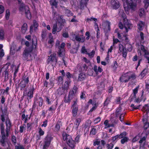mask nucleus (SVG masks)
Wrapping results in <instances>:
<instances>
[{
	"label": "nucleus",
	"instance_id": "obj_2",
	"mask_svg": "<svg viewBox=\"0 0 149 149\" xmlns=\"http://www.w3.org/2000/svg\"><path fill=\"white\" fill-rule=\"evenodd\" d=\"M123 2V6L126 13L130 10H134L136 7L137 2L139 3L141 0H122Z\"/></svg>",
	"mask_w": 149,
	"mask_h": 149
},
{
	"label": "nucleus",
	"instance_id": "obj_35",
	"mask_svg": "<svg viewBox=\"0 0 149 149\" xmlns=\"http://www.w3.org/2000/svg\"><path fill=\"white\" fill-rule=\"evenodd\" d=\"M38 133L39 134V136H38V139L37 140H40V136L43 135L45 134V132L43 131L41 127H38Z\"/></svg>",
	"mask_w": 149,
	"mask_h": 149
},
{
	"label": "nucleus",
	"instance_id": "obj_55",
	"mask_svg": "<svg viewBox=\"0 0 149 149\" xmlns=\"http://www.w3.org/2000/svg\"><path fill=\"white\" fill-rule=\"evenodd\" d=\"M113 65L112 66V68L113 70H116L118 67V64L116 61H113Z\"/></svg>",
	"mask_w": 149,
	"mask_h": 149
},
{
	"label": "nucleus",
	"instance_id": "obj_25",
	"mask_svg": "<svg viewBox=\"0 0 149 149\" xmlns=\"http://www.w3.org/2000/svg\"><path fill=\"white\" fill-rule=\"evenodd\" d=\"M148 69L146 68H145L141 72L139 77L141 78V79H143L145 76L146 75L147 73H148Z\"/></svg>",
	"mask_w": 149,
	"mask_h": 149
},
{
	"label": "nucleus",
	"instance_id": "obj_24",
	"mask_svg": "<svg viewBox=\"0 0 149 149\" xmlns=\"http://www.w3.org/2000/svg\"><path fill=\"white\" fill-rule=\"evenodd\" d=\"M71 82V80H67V81L65 82L63 84V88L66 90L67 92L69 88L70 84Z\"/></svg>",
	"mask_w": 149,
	"mask_h": 149
},
{
	"label": "nucleus",
	"instance_id": "obj_9",
	"mask_svg": "<svg viewBox=\"0 0 149 149\" xmlns=\"http://www.w3.org/2000/svg\"><path fill=\"white\" fill-rule=\"evenodd\" d=\"M119 50L120 53L122 52L123 56L126 58L127 54V50L126 47L123 45L120 44L118 45Z\"/></svg>",
	"mask_w": 149,
	"mask_h": 149
},
{
	"label": "nucleus",
	"instance_id": "obj_40",
	"mask_svg": "<svg viewBox=\"0 0 149 149\" xmlns=\"http://www.w3.org/2000/svg\"><path fill=\"white\" fill-rule=\"evenodd\" d=\"M75 39L78 42H80L81 41V42H84L85 40V38L84 37L82 38V39H81V38L79 37V36L77 35H76L75 36Z\"/></svg>",
	"mask_w": 149,
	"mask_h": 149
},
{
	"label": "nucleus",
	"instance_id": "obj_28",
	"mask_svg": "<svg viewBox=\"0 0 149 149\" xmlns=\"http://www.w3.org/2000/svg\"><path fill=\"white\" fill-rule=\"evenodd\" d=\"M86 78V75L83 73H81L79 74L78 78V81H81L84 80Z\"/></svg>",
	"mask_w": 149,
	"mask_h": 149
},
{
	"label": "nucleus",
	"instance_id": "obj_41",
	"mask_svg": "<svg viewBox=\"0 0 149 149\" xmlns=\"http://www.w3.org/2000/svg\"><path fill=\"white\" fill-rule=\"evenodd\" d=\"M51 33H50L49 35V39L48 41V43L49 44H50L51 45H52L53 44V43L54 42V40L53 39V36H51Z\"/></svg>",
	"mask_w": 149,
	"mask_h": 149
},
{
	"label": "nucleus",
	"instance_id": "obj_32",
	"mask_svg": "<svg viewBox=\"0 0 149 149\" xmlns=\"http://www.w3.org/2000/svg\"><path fill=\"white\" fill-rule=\"evenodd\" d=\"M122 111V107L120 106H119L117 109L115 115L116 117H118L119 115L121 113Z\"/></svg>",
	"mask_w": 149,
	"mask_h": 149
},
{
	"label": "nucleus",
	"instance_id": "obj_33",
	"mask_svg": "<svg viewBox=\"0 0 149 149\" xmlns=\"http://www.w3.org/2000/svg\"><path fill=\"white\" fill-rule=\"evenodd\" d=\"M49 3L52 6H54L55 8H57L58 5L57 0H50Z\"/></svg>",
	"mask_w": 149,
	"mask_h": 149
},
{
	"label": "nucleus",
	"instance_id": "obj_3",
	"mask_svg": "<svg viewBox=\"0 0 149 149\" xmlns=\"http://www.w3.org/2000/svg\"><path fill=\"white\" fill-rule=\"evenodd\" d=\"M62 136L63 140L66 141L67 144L70 148L72 149L75 148L76 143L70 135L65 132L63 134Z\"/></svg>",
	"mask_w": 149,
	"mask_h": 149
},
{
	"label": "nucleus",
	"instance_id": "obj_14",
	"mask_svg": "<svg viewBox=\"0 0 149 149\" xmlns=\"http://www.w3.org/2000/svg\"><path fill=\"white\" fill-rule=\"evenodd\" d=\"M31 51V50L27 49H24L22 54V56L24 60H28L29 55H30L31 56L30 54Z\"/></svg>",
	"mask_w": 149,
	"mask_h": 149
},
{
	"label": "nucleus",
	"instance_id": "obj_49",
	"mask_svg": "<svg viewBox=\"0 0 149 149\" xmlns=\"http://www.w3.org/2000/svg\"><path fill=\"white\" fill-rule=\"evenodd\" d=\"M81 68L82 71H86L88 68V66L86 64H84L81 66Z\"/></svg>",
	"mask_w": 149,
	"mask_h": 149
},
{
	"label": "nucleus",
	"instance_id": "obj_12",
	"mask_svg": "<svg viewBox=\"0 0 149 149\" xmlns=\"http://www.w3.org/2000/svg\"><path fill=\"white\" fill-rule=\"evenodd\" d=\"M110 3L111 7L113 9H117L120 6V3L118 0H111Z\"/></svg>",
	"mask_w": 149,
	"mask_h": 149
},
{
	"label": "nucleus",
	"instance_id": "obj_16",
	"mask_svg": "<svg viewBox=\"0 0 149 149\" xmlns=\"http://www.w3.org/2000/svg\"><path fill=\"white\" fill-rule=\"evenodd\" d=\"M17 0L19 4L21 3L19 8V11L22 12L24 11L25 12V11H26L28 9V7L25 6V5L23 3H21L22 0Z\"/></svg>",
	"mask_w": 149,
	"mask_h": 149
},
{
	"label": "nucleus",
	"instance_id": "obj_60",
	"mask_svg": "<svg viewBox=\"0 0 149 149\" xmlns=\"http://www.w3.org/2000/svg\"><path fill=\"white\" fill-rule=\"evenodd\" d=\"M144 13L145 11L144 8H141L139 12V15L141 17H142L144 14Z\"/></svg>",
	"mask_w": 149,
	"mask_h": 149
},
{
	"label": "nucleus",
	"instance_id": "obj_8",
	"mask_svg": "<svg viewBox=\"0 0 149 149\" xmlns=\"http://www.w3.org/2000/svg\"><path fill=\"white\" fill-rule=\"evenodd\" d=\"M77 99L75 101H74V103L72 105V118L73 117H75L77 114V113L78 109V106L77 104Z\"/></svg>",
	"mask_w": 149,
	"mask_h": 149
},
{
	"label": "nucleus",
	"instance_id": "obj_63",
	"mask_svg": "<svg viewBox=\"0 0 149 149\" xmlns=\"http://www.w3.org/2000/svg\"><path fill=\"white\" fill-rule=\"evenodd\" d=\"M114 146L113 144L112 143L107 144V149H112Z\"/></svg>",
	"mask_w": 149,
	"mask_h": 149
},
{
	"label": "nucleus",
	"instance_id": "obj_59",
	"mask_svg": "<svg viewBox=\"0 0 149 149\" xmlns=\"http://www.w3.org/2000/svg\"><path fill=\"white\" fill-rule=\"evenodd\" d=\"M128 140V138L127 137H125L121 140V143L122 144H124L125 142H127Z\"/></svg>",
	"mask_w": 149,
	"mask_h": 149
},
{
	"label": "nucleus",
	"instance_id": "obj_39",
	"mask_svg": "<svg viewBox=\"0 0 149 149\" xmlns=\"http://www.w3.org/2000/svg\"><path fill=\"white\" fill-rule=\"evenodd\" d=\"M58 26L57 24H54L52 30V33L53 34H55L56 32L58 31Z\"/></svg>",
	"mask_w": 149,
	"mask_h": 149
},
{
	"label": "nucleus",
	"instance_id": "obj_53",
	"mask_svg": "<svg viewBox=\"0 0 149 149\" xmlns=\"http://www.w3.org/2000/svg\"><path fill=\"white\" fill-rule=\"evenodd\" d=\"M31 117V115L29 116V117H28V115H26V116L25 115V114H22L21 115V119L22 120H23L24 119H28V118L29 120Z\"/></svg>",
	"mask_w": 149,
	"mask_h": 149
},
{
	"label": "nucleus",
	"instance_id": "obj_44",
	"mask_svg": "<svg viewBox=\"0 0 149 149\" xmlns=\"http://www.w3.org/2000/svg\"><path fill=\"white\" fill-rule=\"evenodd\" d=\"M54 79H50L49 80V84L51 88L53 87L54 85Z\"/></svg>",
	"mask_w": 149,
	"mask_h": 149
},
{
	"label": "nucleus",
	"instance_id": "obj_6",
	"mask_svg": "<svg viewBox=\"0 0 149 149\" xmlns=\"http://www.w3.org/2000/svg\"><path fill=\"white\" fill-rule=\"evenodd\" d=\"M118 26L119 28L121 29L124 27L125 29L126 32L127 33L128 31V29H131L132 25L129 22L128 19L125 17L123 19V23L121 22L119 23Z\"/></svg>",
	"mask_w": 149,
	"mask_h": 149
},
{
	"label": "nucleus",
	"instance_id": "obj_43",
	"mask_svg": "<svg viewBox=\"0 0 149 149\" xmlns=\"http://www.w3.org/2000/svg\"><path fill=\"white\" fill-rule=\"evenodd\" d=\"M66 90L64 88H60L58 89V94L59 95H61L65 93V91Z\"/></svg>",
	"mask_w": 149,
	"mask_h": 149
},
{
	"label": "nucleus",
	"instance_id": "obj_46",
	"mask_svg": "<svg viewBox=\"0 0 149 149\" xmlns=\"http://www.w3.org/2000/svg\"><path fill=\"white\" fill-rule=\"evenodd\" d=\"M141 106V105H139L138 106H136L134 105L133 104H131L130 107L132 108L133 110H136L139 109L140 107Z\"/></svg>",
	"mask_w": 149,
	"mask_h": 149
},
{
	"label": "nucleus",
	"instance_id": "obj_29",
	"mask_svg": "<svg viewBox=\"0 0 149 149\" xmlns=\"http://www.w3.org/2000/svg\"><path fill=\"white\" fill-rule=\"evenodd\" d=\"M64 13L65 15L68 17H69L73 15V13L69 9L65 8Z\"/></svg>",
	"mask_w": 149,
	"mask_h": 149
},
{
	"label": "nucleus",
	"instance_id": "obj_48",
	"mask_svg": "<svg viewBox=\"0 0 149 149\" xmlns=\"http://www.w3.org/2000/svg\"><path fill=\"white\" fill-rule=\"evenodd\" d=\"M19 65H18V66L16 67H15V71L14 72V75H13V78L14 79L16 78V76H17V74L18 72L19 71Z\"/></svg>",
	"mask_w": 149,
	"mask_h": 149
},
{
	"label": "nucleus",
	"instance_id": "obj_21",
	"mask_svg": "<svg viewBox=\"0 0 149 149\" xmlns=\"http://www.w3.org/2000/svg\"><path fill=\"white\" fill-rule=\"evenodd\" d=\"M57 102L56 101L55 104H53L50 106L48 109L49 111L53 113L55 112V111L57 107Z\"/></svg>",
	"mask_w": 149,
	"mask_h": 149
},
{
	"label": "nucleus",
	"instance_id": "obj_36",
	"mask_svg": "<svg viewBox=\"0 0 149 149\" xmlns=\"http://www.w3.org/2000/svg\"><path fill=\"white\" fill-rule=\"evenodd\" d=\"M143 111H146L147 113H149V105L148 104H145L143 106L142 109Z\"/></svg>",
	"mask_w": 149,
	"mask_h": 149
},
{
	"label": "nucleus",
	"instance_id": "obj_61",
	"mask_svg": "<svg viewBox=\"0 0 149 149\" xmlns=\"http://www.w3.org/2000/svg\"><path fill=\"white\" fill-rule=\"evenodd\" d=\"M140 137V135H138L134 137L132 139V142H135L138 140Z\"/></svg>",
	"mask_w": 149,
	"mask_h": 149
},
{
	"label": "nucleus",
	"instance_id": "obj_13",
	"mask_svg": "<svg viewBox=\"0 0 149 149\" xmlns=\"http://www.w3.org/2000/svg\"><path fill=\"white\" fill-rule=\"evenodd\" d=\"M35 90L33 86H32L31 88H30L29 89V91L26 94L27 96V100L29 102V100L32 99L33 96L34 91Z\"/></svg>",
	"mask_w": 149,
	"mask_h": 149
},
{
	"label": "nucleus",
	"instance_id": "obj_51",
	"mask_svg": "<svg viewBox=\"0 0 149 149\" xmlns=\"http://www.w3.org/2000/svg\"><path fill=\"white\" fill-rule=\"evenodd\" d=\"M81 136L80 134H77V136L75 138V142L76 143H79L80 141V138Z\"/></svg>",
	"mask_w": 149,
	"mask_h": 149
},
{
	"label": "nucleus",
	"instance_id": "obj_23",
	"mask_svg": "<svg viewBox=\"0 0 149 149\" xmlns=\"http://www.w3.org/2000/svg\"><path fill=\"white\" fill-rule=\"evenodd\" d=\"M142 120L144 123V129L146 130L149 126V123L148 122V119L147 118H144L142 119Z\"/></svg>",
	"mask_w": 149,
	"mask_h": 149
},
{
	"label": "nucleus",
	"instance_id": "obj_27",
	"mask_svg": "<svg viewBox=\"0 0 149 149\" xmlns=\"http://www.w3.org/2000/svg\"><path fill=\"white\" fill-rule=\"evenodd\" d=\"M145 25V23L142 21H140L139 23L137 24V26L138 29L139 31H142L143 30V27Z\"/></svg>",
	"mask_w": 149,
	"mask_h": 149
},
{
	"label": "nucleus",
	"instance_id": "obj_17",
	"mask_svg": "<svg viewBox=\"0 0 149 149\" xmlns=\"http://www.w3.org/2000/svg\"><path fill=\"white\" fill-rule=\"evenodd\" d=\"M112 96L111 94L107 97L103 103V106L104 107H107L108 104L111 102L112 98Z\"/></svg>",
	"mask_w": 149,
	"mask_h": 149
},
{
	"label": "nucleus",
	"instance_id": "obj_56",
	"mask_svg": "<svg viewBox=\"0 0 149 149\" xmlns=\"http://www.w3.org/2000/svg\"><path fill=\"white\" fill-rule=\"evenodd\" d=\"M10 16V12L9 9H7L6 11L5 17L6 20H8Z\"/></svg>",
	"mask_w": 149,
	"mask_h": 149
},
{
	"label": "nucleus",
	"instance_id": "obj_37",
	"mask_svg": "<svg viewBox=\"0 0 149 149\" xmlns=\"http://www.w3.org/2000/svg\"><path fill=\"white\" fill-rule=\"evenodd\" d=\"M27 25L26 23H24L22 27V33L24 34L25 33L27 30Z\"/></svg>",
	"mask_w": 149,
	"mask_h": 149
},
{
	"label": "nucleus",
	"instance_id": "obj_57",
	"mask_svg": "<svg viewBox=\"0 0 149 149\" xmlns=\"http://www.w3.org/2000/svg\"><path fill=\"white\" fill-rule=\"evenodd\" d=\"M66 76L67 77V80H71L70 79V78L73 77V75L72 74H71L70 73L68 72L66 73Z\"/></svg>",
	"mask_w": 149,
	"mask_h": 149
},
{
	"label": "nucleus",
	"instance_id": "obj_34",
	"mask_svg": "<svg viewBox=\"0 0 149 149\" xmlns=\"http://www.w3.org/2000/svg\"><path fill=\"white\" fill-rule=\"evenodd\" d=\"M86 92L84 91H82L80 94V100H85L86 99Z\"/></svg>",
	"mask_w": 149,
	"mask_h": 149
},
{
	"label": "nucleus",
	"instance_id": "obj_4",
	"mask_svg": "<svg viewBox=\"0 0 149 149\" xmlns=\"http://www.w3.org/2000/svg\"><path fill=\"white\" fill-rule=\"evenodd\" d=\"M128 73L129 72H127L121 76L119 78L120 81L121 82L126 83L130 80H134L136 79V76L135 74H132L130 75H129Z\"/></svg>",
	"mask_w": 149,
	"mask_h": 149
},
{
	"label": "nucleus",
	"instance_id": "obj_15",
	"mask_svg": "<svg viewBox=\"0 0 149 149\" xmlns=\"http://www.w3.org/2000/svg\"><path fill=\"white\" fill-rule=\"evenodd\" d=\"M140 49L142 52L144 53L145 57L148 61V63H149V57H148L149 52L148 51L145 49L144 46L143 45H141Z\"/></svg>",
	"mask_w": 149,
	"mask_h": 149
},
{
	"label": "nucleus",
	"instance_id": "obj_58",
	"mask_svg": "<svg viewBox=\"0 0 149 149\" xmlns=\"http://www.w3.org/2000/svg\"><path fill=\"white\" fill-rule=\"evenodd\" d=\"M126 132L125 131L121 133L120 135H118V137L120 139L123 138L126 135Z\"/></svg>",
	"mask_w": 149,
	"mask_h": 149
},
{
	"label": "nucleus",
	"instance_id": "obj_54",
	"mask_svg": "<svg viewBox=\"0 0 149 149\" xmlns=\"http://www.w3.org/2000/svg\"><path fill=\"white\" fill-rule=\"evenodd\" d=\"M109 120H106L104 122V124L105 125V128H109L111 126V125L109 124Z\"/></svg>",
	"mask_w": 149,
	"mask_h": 149
},
{
	"label": "nucleus",
	"instance_id": "obj_1",
	"mask_svg": "<svg viewBox=\"0 0 149 149\" xmlns=\"http://www.w3.org/2000/svg\"><path fill=\"white\" fill-rule=\"evenodd\" d=\"M6 135L5 134L4 132V125L3 123H1L0 125L1 130V134L2 136V138L0 140V143H1V145L3 146H6V143L5 142L6 136L8 137L9 136V133L10 131V127L11 126V123L10 121L9 120L8 121V123L6 124Z\"/></svg>",
	"mask_w": 149,
	"mask_h": 149
},
{
	"label": "nucleus",
	"instance_id": "obj_50",
	"mask_svg": "<svg viewBox=\"0 0 149 149\" xmlns=\"http://www.w3.org/2000/svg\"><path fill=\"white\" fill-rule=\"evenodd\" d=\"M47 34L46 31L42 30L41 35V36L42 40H44L46 37Z\"/></svg>",
	"mask_w": 149,
	"mask_h": 149
},
{
	"label": "nucleus",
	"instance_id": "obj_26",
	"mask_svg": "<svg viewBox=\"0 0 149 149\" xmlns=\"http://www.w3.org/2000/svg\"><path fill=\"white\" fill-rule=\"evenodd\" d=\"M88 0H81L80 2L81 9H83L84 7L86 6Z\"/></svg>",
	"mask_w": 149,
	"mask_h": 149
},
{
	"label": "nucleus",
	"instance_id": "obj_38",
	"mask_svg": "<svg viewBox=\"0 0 149 149\" xmlns=\"http://www.w3.org/2000/svg\"><path fill=\"white\" fill-rule=\"evenodd\" d=\"M144 91L143 90L141 91V96L140 97V101H143V102H144L146 99V96L144 95Z\"/></svg>",
	"mask_w": 149,
	"mask_h": 149
},
{
	"label": "nucleus",
	"instance_id": "obj_11",
	"mask_svg": "<svg viewBox=\"0 0 149 149\" xmlns=\"http://www.w3.org/2000/svg\"><path fill=\"white\" fill-rule=\"evenodd\" d=\"M78 88L74 85L73 88L71 89L69 92L68 95L72 97V99L74 97L78 92Z\"/></svg>",
	"mask_w": 149,
	"mask_h": 149
},
{
	"label": "nucleus",
	"instance_id": "obj_31",
	"mask_svg": "<svg viewBox=\"0 0 149 149\" xmlns=\"http://www.w3.org/2000/svg\"><path fill=\"white\" fill-rule=\"evenodd\" d=\"M25 12L26 17L29 19H30L31 18V15L29 7H28V9Z\"/></svg>",
	"mask_w": 149,
	"mask_h": 149
},
{
	"label": "nucleus",
	"instance_id": "obj_18",
	"mask_svg": "<svg viewBox=\"0 0 149 149\" xmlns=\"http://www.w3.org/2000/svg\"><path fill=\"white\" fill-rule=\"evenodd\" d=\"M57 61L56 54H51L49 56V58L47 59V63H49L50 61L52 62L55 61L56 63L57 62Z\"/></svg>",
	"mask_w": 149,
	"mask_h": 149
},
{
	"label": "nucleus",
	"instance_id": "obj_42",
	"mask_svg": "<svg viewBox=\"0 0 149 149\" xmlns=\"http://www.w3.org/2000/svg\"><path fill=\"white\" fill-rule=\"evenodd\" d=\"M4 38V32L3 30L0 29V40H3Z\"/></svg>",
	"mask_w": 149,
	"mask_h": 149
},
{
	"label": "nucleus",
	"instance_id": "obj_22",
	"mask_svg": "<svg viewBox=\"0 0 149 149\" xmlns=\"http://www.w3.org/2000/svg\"><path fill=\"white\" fill-rule=\"evenodd\" d=\"M93 69L97 75L98 74V72L100 73L101 72L103 71L102 69L100 67H99L97 69V66L96 65H95L94 66Z\"/></svg>",
	"mask_w": 149,
	"mask_h": 149
},
{
	"label": "nucleus",
	"instance_id": "obj_47",
	"mask_svg": "<svg viewBox=\"0 0 149 149\" xmlns=\"http://www.w3.org/2000/svg\"><path fill=\"white\" fill-rule=\"evenodd\" d=\"M56 24H57V26H58V31L57 32H59L62 29V26H63V24L62 22H58Z\"/></svg>",
	"mask_w": 149,
	"mask_h": 149
},
{
	"label": "nucleus",
	"instance_id": "obj_10",
	"mask_svg": "<svg viewBox=\"0 0 149 149\" xmlns=\"http://www.w3.org/2000/svg\"><path fill=\"white\" fill-rule=\"evenodd\" d=\"M29 82V77L27 76H23L22 77V80L20 83V87L21 90L24 88L26 86V85Z\"/></svg>",
	"mask_w": 149,
	"mask_h": 149
},
{
	"label": "nucleus",
	"instance_id": "obj_30",
	"mask_svg": "<svg viewBox=\"0 0 149 149\" xmlns=\"http://www.w3.org/2000/svg\"><path fill=\"white\" fill-rule=\"evenodd\" d=\"M72 99V98L69 95H68V96L67 97L66 95L64 98V102L65 103H68L70 104Z\"/></svg>",
	"mask_w": 149,
	"mask_h": 149
},
{
	"label": "nucleus",
	"instance_id": "obj_7",
	"mask_svg": "<svg viewBox=\"0 0 149 149\" xmlns=\"http://www.w3.org/2000/svg\"><path fill=\"white\" fill-rule=\"evenodd\" d=\"M53 139V137L50 134H47L44 139L43 149H47Z\"/></svg>",
	"mask_w": 149,
	"mask_h": 149
},
{
	"label": "nucleus",
	"instance_id": "obj_52",
	"mask_svg": "<svg viewBox=\"0 0 149 149\" xmlns=\"http://www.w3.org/2000/svg\"><path fill=\"white\" fill-rule=\"evenodd\" d=\"M143 2L144 3V8L147 9L149 5V0H145Z\"/></svg>",
	"mask_w": 149,
	"mask_h": 149
},
{
	"label": "nucleus",
	"instance_id": "obj_20",
	"mask_svg": "<svg viewBox=\"0 0 149 149\" xmlns=\"http://www.w3.org/2000/svg\"><path fill=\"white\" fill-rule=\"evenodd\" d=\"M62 123L61 120H58L55 126V130L56 132H58L60 129V127L62 126Z\"/></svg>",
	"mask_w": 149,
	"mask_h": 149
},
{
	"label": "nucleus",
	"instance_id": "obj_19",
	"mask_svg": "<svg viewBox=\"0 0 149 149\" xmlns=\"http://www.w3.org/2000/svg\"><path fill=\"white\" fill-rule=\"evenodd\" d=\"M81 121V119L80 118H77L75 121V122L74 123V126L73 128L75 130H77L78 127Z\"/></svg>",
	"mask_w": 149,
	"mask_h": 149
},
{
	"label": "nucleus",
	"instance_id": "obj_62",
	"mask_svg": "<svg viewBox=\"0 0 149 149\" xmlns=\"http://www.w3.org/2000/svg\"><path fill=\"white\" fill-rule=\"evenodd\" d=\"M33 26L36 29H37L38 26V24L36 20L33 21Z\"/></svg>",
	"mask_w": 149,
	"mask_h": 149
},
{
	"label": "nucleus",
	"instance_id": "obj_64",
	"mask_svg": "<svg viewBox=\"0 0 149 149\" xmlns=\"http://www.w3.org/2000/svg\"><path fill=\"white\" fill-rule=\"evenodd\" d=\"M145 90L148 93H149V84L148 83H146L145 86Z\"/></svg>",
	"mask_w": 149,
	"mask_h": 149
},
{
	"label": "nucleus",
	"instance_id": "obj_5",
	"mask_svg": "<svg viewBox=\"0 0 149 149\" xmlns=\"http://www.w3.org/2000/svg\"><path fill=\"white\" fill-rule=\"evenodd\" d=\"M43 104V100L41 97L37 98V95H35L33 99V102L32 108V111L35 110L36 109H38V106L42 107Z\"/></svg>",
	"mask_w": 149,
	"mask_h": 149
},
{
	"label": "nucleus",
	"instance_id": "obj_45",
	"mask_svg": "<svg viewBox=\"0 0 149 149\" xmlns=\"http://www.w3.org/2000/svg\"><path fill=\"white\" fill-rule=\"evenodd\" d=\"M58 54L59 56H61V55L62 54L65 52V50L64 49L61 48L59 47H58Z\"/></svg>",
	"mask_w": 149,
	"mask_h": 149
}]
</instances>
